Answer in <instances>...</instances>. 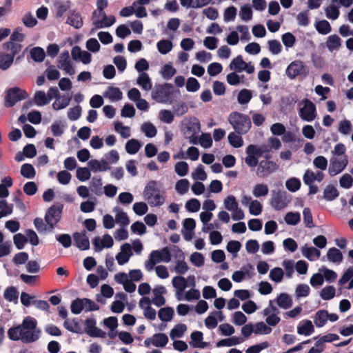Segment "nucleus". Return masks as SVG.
<instances>
[{"instance_id": "f257e3e1", "label": "nucleus", "mask_w": 353, "mask_h": 353, "mask_svg": "<svg viewBox=\"0 0 353 353\" xmlns=\"http://www.w3.org/2000/svg\"><path fill=\"white\" fill-rule=\"evenodd\" d=\"M41 331L37 327V322L31 316L23 319L22 323L11 327L8 331V336L12 341H21L25 343H30L37 341L40 337Z\"/></svg>"}, {"instance_id": "f03ea898", "label": "nucleus", "mask_w": 353, "mask_h": 353, "mask_svg": "<svg viewBox=\"0 0 353 353\" xmlns=\"http://www.w3.org/2000/svg\"><path fill=\"white\" fill-rule=\"evenodd\" d=\"M143 196L151 206L162 205L165 199L159 184L155 181H150L144 188Z\"/></svg>"}, {"instance_id": "7ed1b4c3", "label": "nucleus", "mask_w": 353, "mask_h": 353, "mask_svg": "<svg viewBox=\"0 0 353 353\" xmlns=\"http://www.w3.org/2000/svg\"><path fill=\"white\" fill-rule=\"evenodd\" d=\"M228 122L239 134H245L251 128L250 117L238 112H233L230 114Z\"/></svg>"}, {"instance_id": "20e7f679", "label": "nucleus", "mask_w": 353, "mask_h": 353, "mask_svg": "<svg viewBox=\"0 0 353 353\" xmlns=\"http://www.w3.org/2000/svg\"><path fill=\"white\" fill-rule=\"evenodd\" d=\"M172 88L173 86L170 83L156 85L152 92V98L159 103H171Z\"/></svg>"}, {"instance_id": "39448f33", "label": "nucleus", "mask_w": 353, "mask_h": 353, "mask_svg": "<svg viewBox=\"0 0 353 353\" xmlns=\"http://www.w3.org/2000/svg\"><path fill=\"white\" fill-rule=\"evenodd\" d=\"M299 115L307 122L313 121L317 117L316 108L314 103L309 99H304L299 103Z\"/></svg>"}, {"instance_id": "423d86ee", "label": "nucleus", "mask_w": 353, "mask_h": 353, "mask_svg": "<svg viewBox=\"0 0 353 353\" xmlns=\"http://www.w3.org/2000/svg\"><path fill=\"white\" fill-rule=\"evenodd\" d=\"M290 202L288 193L282 190H273L271 192L270 205L276 210L285 208Z\"/></svg>"}, {"instance_id": "0eeeda50", "label": "nucleus", "mask_w": 353, "mask_h": 353, "mask_svg": "<svg viewBox=\"0 0 353 353\" xmlns=\"http://www.w3.org/2000/svg\"><path fill=\"white\" fill-rule=\"evenodd\" d=\"M307 74V68L301 60H295L291 62L285 70V74L290 79H294L299 76L305 77Z\"/></svg>"}, {"instance_id": "6e6552de", "label": "nucleus", "mask_w": 353, "mask_h": 353, "mask_svg": "<svg viewBox=\"0 0 353 353\" xmlns=\"http://www.w3.org/2000/svg\"><path fill=\"white\" fill-rule=\"evenodd\" d=\"M99 307L89 299H77L71 304V312L74 314H80L83 310L94 311L98 310Z\"/></svg>"}, {"instance_id": "1a4fd4ad", "label": "nucleus", "mask_w": 353, "mask_h": 353, "mask_svg": "<svg viewBox=\"0 0 353 353\" xmlns=\"http://www.w3.org/2000/svg\"><path fill=\"white\" fill-rule=\"evenodd\" d=\"M63 205L55 204L51 206L46 213L45 220L49 225V232L54 228L55 225L60 221Z\"/></svg>"}, {"instance_id": "9d476101", "label": "nucleus", "mask_w": 353, "mask_h": 353, "mask_svg": "<svg viewBox=\"0 0 353 353\" xmlns=\"http://www.w3.org/2000/svg\"><path fill=\"white\" fill-rule=\"evenodd\" d=\"M28 97V93L19 88H12L6 92L5 106L12 107L15 103Z\"/></svg>"}, {"instance_id": "9b49d317", "label": "nucleus", "mask_w": 353, "mask_h": 353, "mask_svg": "<svg viewBox=\"0 0 353 353\" xmlns=\"http://www.w3.org/2000/svg\"><path fill=\"white\" fill-rule=\"evenodd\" d=\"M274 301L270 300L268 305L263 310V315L265 316V323L269 327H274L277 325L280 321L281 318L279 316V311L278 308L274 305Z\"/></svg>"}, {"instance_id": "f8f14e48", "label": "nucleus", "mask_w": 353, "mask_h": 353, "mask_svg": "<svg viewBox=\"0 0 353 353\" xmlns=\"http://www.w3.org/2000/svg\"><path fill=\"white\" fill-rule=\"evenodd\" d=\"M348 164V158L346 155L343 157H332L330 160L328 173L334 176L341 173Z\"/></svg>"}, {"instance_id": "ddd939ff", "label": "nucleus", "mask_w": 353, "mask_h": 353, "mask_svg": "<svg viewBox=\"0 0 353 353\" xmlns=\"http://www.w3.org/2000/svg\"><path fill=\"white\" fill-rule=\"evenodd\" d=\"M270 159V155H266L265 159L261 161L257 165L256 175L259 178L267 177L279 168L278 165Z\"/></svg>"}, {"instance_id": "4468645a", "label": "nucleus", "mask_w": 353, "mask_h": 353, "mask_svg": "<svg viewBox=\"0 0 353 353\" xmlns=\"http://www.w3.org/2000/svg\"><path fill=\"white\" fill-rule=\"evenodd\" d=\"M57 67L63 70L66 74L73 75L75 73V68L70 59L68 50L63 51L57 57Z\"/></svg>"}, {"instance_id": "2eb2a0df", "label": "nucleus", "mask_w": 353, "mask_h": 353, "mask_svg": "<svg viewBox=\"0 0 353 353\" xmlns=\"http://www.w3.org/2000/svg\"><path fill=\"white\" fill-rule=\"evenodd\" d=\"M201 130L199 121L196 117L185 118L181 123V130L185 137L198 134Z\"/></svg>"}, {"instance_id": "dca6fc26", "label": "nucleus", "mask_w": 353, "mask_h": 353, "mask_svg": "<svg viewBox=\"0 0 353 353\" xmlns=\"http://www.w3.org/2000/svg\"><path fill=\"white\" fill-rule=\"evenodd\" d=\"M229 68L231 70L237 72L245 71L248 74H252L254 72V66L251 62H245L241 55H238L234 58L230 62Z\"/></svg>"}, {"instance_id": "f3484780", "label": "nucleus", "mask_w": 353, "mask_h": 353, "mask_svg": "<svg viewBox=\"0 0 353 353\" xmlns=\"http://www.w3.org/2000/svg\"><path fill=\"white\" fill-rule=\"evenodd\" d=\"M168 337L165 334L158 333L154 334L151 337L145 339L144 345L147 347H149L150 345L157 347H164L168 344Z\"/></svg>"}, {"instance_id": "a211bd4d", "label": "nucleus", "mask_w": 353, "mask_h": 353, "mask_svg": "<svg viewBox=\"0 0 353 353\" xmlns=\"http://www.w3.org/2000/svg\"><path fill=\"white\" fill-rule=\"evenodd\" d=\"M92 243L96 252H101L104 248H110L114 245V240L110 234H105L102 238L95 237Z\"/></svg>"}, {"instance_id": "6ab92c4d", "label": "nucleus", "mask_w": 353, "mask_h": 353, "mask_svg": "<svg viewBox=\"0 0 353 353\" xmlns=\"http://www.w3.org/2000/svg\"><path fill=\"white\" fill-rule=\"evenodd\" d=\"M132 255V245L125 243L121 246V251L116 255L115 259L119 265H123L129 261Z\"/></svg>"}, {"instance_id": "aec40b11", "label": "nucleus", "mask_w": 353, "mask_h": 353, "mask_svg": "<svg viewBox=\"0 0 353 353\" xmlns=\"http://www.w3.org/2000/svg\"><path fill=\"white\" fill-rule=\"evenodd\" d=\"M71 56L73 60L81 61L83 64H89L92 60L91 54L88 51L82 50L78 46L72 48Z\"/></svg>"}, {"instance_id": "412c9836", "label": "nucleus", "mask_w": 353, "mask_h": 353, "mask_svg": "<svg viewBox=\"0 0 353 353\" xmlns=\"http://www.w3.org/2000/svg\"><path fill=\"white\" fill-rule=\"evenodd\" d=\"M166 293V289L163 285L156 286L152 290V303L157 306L161 307L165 303V299L163 296L164 294Z\"/></svg>"}, {"instance_id": "4be33fe9", "label": "nucleus", "mask_w": 353, "mask_h": 353, "mask_svg": "<svg viewBox=\"0 0 353 353\" xmlns=\"http://www.w3.org/2000/svg\"><path fill=\"white\" fill-rule=\"evenodd\" d=\"M88 164L90 169L94 172H105L111 169V166L106 159H92Z\"/></svg>"}, {"instance_id": "5701e85b", "label": "nucleus", "mask_w": 353, "mask_h": 353, "mask_svg": "<svg viewBox=\"0 0 353 353\" xmlns=\"http://www.w3.org/2000/svg\"><path fill=\"white\" fill-rule=\"evenodd\" d=\"M301 250L302 255L310 261H316L321 256V252L317 248L307 244L302 246Z\"/></svg>"}, {"instance_id": "b1692460", "label": "nucleus", "mask_w": 353, "mask_h": 353, "mask_svg": "<svg viewBox=\"0 0 353 353\" xmlns=\"http://www.w3.org/2000/svg\"><path fill=\"white\" fill-rule=\"evenodd\" d=\"M103 96L112 102H117L122 99L123 93L119 88L110 86L103 92Z\"/></svg>"}, {"instance_id": "393cba45", "label": "nucleus", "mask_w": 353, "mask_h": 353, "mask_svg": "<svg viewBox=\"0 0 353 353\" xmlns=\"http://www.w3.org/2000/svg\"><path fill=\"white\" fill-rule=\"evenodd\" d=\"M76 245L81 250H86L90 248V241L85 232L74 233L73 235Z\"/></svg>"}, {"instance_id": "a878e982", "label": "nucleus", "mask_w": 353, "mask_h": 353, "mask_svg": "<svg viewBox=\"0 0 353 353\" xmlns=\"http://www.w3.org/2000/svg\"><path fill=\"white\" fill-rule=\"evenodd\" d=\"M314 332V327L311 321L305 319L299 322L297 326L299 334L310 336Z\"/></svg>"}, {"instance_id": "bb28decb", "label": "nucleus", "mask_w": 353, "mask_h": 353, "mask_svg": "<svg viewBox=\"0 0 353 353\" xmlns=\"http://www.w3.org/2000/svg\"><path fill=\"white\" fill-rule=\"evenodd\" d=\"M277 305L283 310L290 308L293 305V300L292 297L287 293L283 292L279 294L276 300Z\"/></svg>"}, {"instance_id": "cd10ccee", "label": "nucleus", "mask_w": 353, "mask_h": 353, "mask_svg": "<svg viewBox=\"0 0 353 353\" xmlns=\"http://www.w3.org/2000/svg\"><path fill=\"white\" fill-rule=\"evenodd\" d=\"M115 212V222L118 223L120 227H127L130 223V219L127 214L120 208L115 207L113 209Z\"/></svg>"}, {"instance_id": "c85d7f7f", "label": "nucleus", "mask_w": 353, "mask_h": 353, "mask_svg": "<svg viewBox=\"0 0 353 353\" xmlns=\"http://www.w3.org/2000/svg\"><path fill=\"white\" fill-rule=\"evenodd\" d=\"M162 262L159 252L158 250H153L151 252L149 256L148 260L145 261V268L148 272H151L154 270L156 264Z\"/></svg>"}, {"instance_id": "c756f323", "label": "nucleus", "mask_w": 353, "mask_h": 353, "mask_svg": "<svg viewBox=\"0 0 353 353\" xmlns=\"http://www.w3.org/2000/svg\"><path fill=\"white\" fill-rule=\"evenodd\" d=\"M137 84L145 91L150 90L152 87L151 79L145 72H141L139 74V77L137 79Z\"/></svg>"}, {"instance_id": "7c9ffc66", "label": "nucleus", "mask_w": 353, "mask_h": 353, "mask_svg": "<svg viewBox=\"0 0 353 353\" xmlns=\"http://www.w3.org/2000/svg\"><path fill=\"white\" fill-rule=\"evenodd\" d=\"M71 99L72 97L69 94L59 95L52 103V108L55 110L65 108L70 104Z\"/></svg>"}, {"instance_id": "2f4dec72", "label": "nucleus", "mask_w": 353, "mask_h": 353, "mask_svg": "<svg viewBox=\"0 0 353 353\" xmlns=\"http://www.w3.org/2000/svg\"><path fill=\"white\" fill-rule=\"evenodd\" d=\"M339 7V5L332 0L331 3L325 9L326 17L331 20L337 19L340 14Z\"/></svg>"}, {"instance_id": "473e14b6", "label": "nucleus", "mask_w": 353, "mask_h": 353, "mask_svg": "<svg viewBox=\"0 0 353 353\" xmlns=\"http://www.w3.org/2000/svg\"><path fill=\"white\" fill-rule=\"evenodd\" d=\"M67 23L76 29L81 28L83 26V19L80 13L76 11L71 12L67 19Z\"/></svg>"}, {"instance_id": "72a5a7b5", "label": "nucleus", "mask_w": 353, "mask_h": 353, "mask_svg": "<svg viewBox=\"0 0 353 353\" xmlns=\"http://www.w3.org/2000/svg\"><path fill=\"white\" fill-rule=\"evenodd\" d=\"M3 297L7 301L17 304L19 299V292L17 289L14 286L8 287L4 290Z\"/></svg>"}, {"instance_id": "f704fd0d", "label": "nucleus", "mask_w": 353, "mask_h": 353, "mask_svg": "<svg viewBox=\"0 0 353 353\" xmlns=\"http://www.w3.org/2000/svg\"><path fill=\"white\" fill-rule=\"evenodd\" d=\"M325 45L330 52H333L339 49L341 46V39L336 34L330 35L327 37Z\"/></svg>"}, {"instance_id": "c9c22d12", "label": "nucleus", "mask_w": 353, "mask_h": 353, "mask_svg": "<svg viewBox=\"0 0 353 353\" xmlns=\"http://www.w3.org/2000/svg\"><path fill=\"white\" fill-rule=\"evenodd\" d=\"M327 258L329 261L334 263H341L343 259L342 252L336 248H332L328 250Z\"/></svg>"}, {"instance_id": "e433bc0d", "label": "nucleus", "mask_w": 353, "mask_h": 353, "mask_svg": "<svg viewBox=\"0 0 353 353\" xmlns=\"http://www.w3.org/2000/svg\"><path fill=\"white\" fill-rule=\"evenodd\" d=\"M116 21L114 16H106L104 12L102 19L101 21H94V29H101L103 28H108L113 25Z\"/></svg>"}, {"instance_id": "4c0bfd02", "label": "nucleus", "mask_w": 353, "mask_h": 353, "mask_svg": "<svg viewBox=\"0 0 353 353\" xmlns=\"http://www.w3.org/2000/svg\"><path fill=\"white\" fill-rule=\"evenodd\" d=\"M190 338L192 340L190 345L193 347H199V348L205 347V346H206L205 343L202 342L203 336V333L201 332H200V331L193 332L190 335Z\"/></svg>"}, {"instance_id": "58836bf2", "label": "nucleus", "mask_w": 353, "mask_h": 353, "mask_svg": "<svg viewBox=\"0 0 353 353\" xmlns=\"http://www.w3.org/2000/svg\"><path fill=\"white\" fill-rule=\"evenodd\" d=\"M328 320V312L325 310H319L314 316V323L316 327H321Z\"/></svg>"}, {"instance_id": "ea45409f", "label": "nucleus", "mask_w": 353, "mask_h": 353, "mask_svg": "<svg viewBox=\"0 0 353 353\" xmlns=\"http://www.w3.org/2000/svg\"><path fill=\"white\" fill-rule=\"evenodd\" d=\"M252 192L256 198L263 197L268 194L269 188L266 184L256 183L253 186Z\"/></svg>"}, {"instance_id": "a19ab883", "label": "nucleus", "mask_w": 353, "mask_h": 353, "mask_svg": "<svg viewBox=\"0 0 353 353\" xmlns=\"http://www.w3.org/2000/svg\"><path fill=\"white\" fill-rule=\"evenodd\" d=\"M85 332L90 336H98L100 330L96 327V321L94 319H88L85 322Z\"/></svg>"}, {"instance_id": "79ce46f5", "label": "nucleus", "mask_w": 353, "mask_h": 353, "mask_svg": "<svg viewBox=\"0 0 353 353\" xmlns=\"http://www.w3.org/2000/svg\"><path fill=\"white\" fill-rule=\"evenodd\" d=\"M114 128L115 132L123 139H128L131 136V128L129 126L124 125L121 122H115Z\"/></svg>"}, {"instance_id": "37998d69", "label": "nucleus", "mask_w": 353, "mask_h": 353, "mask_svg": "<svg viewBox=\"0 0 353 353\" xmlns=\"http://www.w3.org/2000/svg\"><path fill=\"white\" fill-rule=\"evenodd\" d=\"M243 340L237 336H232L228 339H224L216 343V347H231L242 343Z\"/></svg>"}, {"instance_id": "c03bdc74", "label": "nucleus", "mask_w": 353, "mask_h": 353, "mask_svg": "<svg viewBox=\"0 0 353 353\" xmlns=\"http://www.w3.org/2000/svg\"><path fill=\"white\" fill-rule=\"evenodd\" d=\"M141 130L148 138H153L157 135V130L150 122H144L141 126Z\"/></svg>"}, {"instance_id": "a18cd8bd", "label": "nucleus", "mask_w": 353, "mask_h": 353, "mask_svg": "<svg viewBox=\"0 0 353 353\" xmlns=\"http://www.w3.org/2000/svg\"><path fill=\"white\" fill-rule=\"evenodd\" d=\"M254 334L256 335H266L272 332V330L265 322L261 321L254 324Z\"/></svg>"}, {"instance_id": "49530a36", "label": "nucleus", "mask_w": 353, "mask_h": 353, "mask_svg": "<svg viewBox=\"0 0 353 353\" xmlns=\"http://www.w3.org/2000/svg\"><path fill=\"white\" fill-rule=\"evenodd\" d=\"M157 47L161 54H166L172 50L173 44L171 40L162 39L157 42Z\"/></svg>"}, {"instance_id": "de8ad7c7", "label": "nucleus", "mask_w": 353, "mask_h": 353, "mask_svg": "<svg viewBox=\"0 0 353 353\" xmlns=\"http://www.w3.org/2000/svg\"><path fill=\"white\" fill-rule=\"evenodd\" d=\"M172 284L175 290H185L188 287V281L182 275H176L172 278Z\"/></svg>"}, {"instance_id": "09e8293b", "label": "nucleus", "mask_w": 353, "mask_h": 353, "mask_svg": "<svg viewBox=\"0 0 353 353\" xmlns=\"http://www.w3.org/2000/svg\"><path fill=\"white\" fill-rule=\"evenodd\" d=\"M253 12L249 4H245L240 8L239 17L243 21H248L252 19Z\"/></svg>"}, {"instance_id": "8fccbe9b", "label": "nucleus", "mask_w": 353, "mask_h": 353, "mask_svg": "<svg viewBox=\"0 0 353 353\" xmlns=\"http://www.w3.org/2000/svg\"><path fill=\"white\" fill-rule=\"evenodd\" d=\"M102 179L100 176H94L90 181V190L96 195L102 194Z\"/></svg>"}, {"instance_id": "3c124183", "label": "nucleus", "mask_w": 353, "mask_h": 353, "mask_svg": "<svg viewBox=\"0 0 353 353\" xmlns=\"http://www.w3.org/2000/svg\"><path fill=\"white\" fill-rule=\"evenodd\" d=\"M339 195L337 189L331 185H327L323 192V199L326 201H333Z\"/></svg>"}, {"instance_id": "603ef678", "label": "nucleus", "mask_w": 353, "mask_h": 353, "mask_svg": "<svg viewBox=\"0 0 353 353\" xmlns=\"http://www.w3.org/2000/svg\"><path fill=\"white\" fill-rule=\"evenodd\" d=\"M141 147V144L137 139H132L125 144V150L130 154H134Z\"/></svg>"}, {"instance_id": "864d4df0", "label": "nucleus", "mask_w": 353, "mask_h": 353, "mask_svg": "<svg viewBox=\"0 0 353 353\" xmlns=\"http://www.w3.org/2000/svg\"><path fill=\"white\" fill-rule=\"evenodd\" d=\"M241 134L235 132H231L229 134L228 137V141L230 144L236 148H240L243 145V140L242 137L240 136Z\"/></svg>"}, {"instance_id": "5fc2aeb1", "label": "nucleus", "mask_w": 353, "mask_h": 353, "mask_svg": "<svg viewBox=\"0 0 353 353\" xmlns=\"http://www.w3.org/2000/svg\"><path fill=\"white\" fill-rule=\"evenodd\" d=\"M186 330L187 326L185 324H178L171 330L170 336L172 340L175 339L176 338H181L186 332Z\"/></svg>"}, {"instance_id": "6e6d98bb", "label": "nucleus", "mask_w": 353, "mask_h": 353, "mask_svg": "<svg viewBox=\"0 0 353 353\" xmlns=\"http://www.w3.org/2000/svg\"><path fill=\"white\" fill-rule=\"evenodd\" d=\"M315 28L317 32L321 34H327L332 31L330 23L326 20H321L316 23Z\"/></svg>"}, {"instance_id": "4d7b16f0", "label": "nucleus", "mask_w": 353, "mask_h": 353, "mask_svg": "<svg viewBox=\"0 0 353 353\" xmlns=\"http://www.w3.org/2000/svg\"><path fill=\"white\" fill-rule=\"evenodd\" d=\"M190 270L188 264L184 260H177L175 262L174 267V272L178 275H183L186 274Z\"/></svg>"}, {"instance_id": "13d9d810", "label": "nucleus", "mask_w": 353, "mask_h": 353, "mask_svg": "<svg viewBox=\"0 0 353 353\" xmlns=\"http://www.w3.org/2000/svg\"><path fill=\"white\" fill-rule=\"evenodd\" d=\"M189 188L190 183L186 179H180L175 184V190L181 195L186 194L189 190Z\"/></svg>"}, {"instance_id": "bf43d9fd", "label": "nucleus", "mask_w": 353, "mask_h": 353, "mask_svg": "<svg viewBox=\"0 0 353 353\" xmlns=\"http://www.w3.org/2000/svg\"><path fill=\"white\" fill-rule=\"evenodd\" d=\"M3 46L5 50L10 52V53L9 54L13 55L14 57L21 50V44L16 43V42H13L12 41H10V40L9 41L5 43Z\"/></svg>"}, {"instance_id": "052dcab7", "label": "nucleus", "mask_w": 353, "mask_h": 353, "mask_svg": "<svg viewBox=\"0 0 353 353\" xmlns=\"http://www.w3.org/2000/svg\"><path fill=\"white\" fill-rule=\"evenodd\" d=\"M174 314V310L172 307H163L159 310V318L165 322L170 321Z\"/></svg>"}, {"instance_id": "680f3d73", "label": "nucleus", "mask_w": 353, "mask_h": 353, "mask_svg": "<svg viewBox=\"0 0 353 353\" xmlns=\"http://www.w3.org/2000/svg\"><path fill=\"white\" fill-rule=\"evenodd\" d=\"M34 103L38 106H43L48 104L49 98H48L46 94L43 91H37L34 96Z\"/></svg>"}, {"instance_id": "e2e57ef3", "label": "nucleus", "mask_w": 353, "mask_h": 353, "mask_svg": "<svg viewBox=\"0 0 353 353\" xmlns=\"http://www.w3.org/2000/svg\"><path fill=\"white\" fill-rule=\"evenodd\" d=\"M190 261L194 266L200 268L204 265L205 258L201 253L194 252L190 255Z\"/></svg>"}, {"instance_id": "0e129e2a", "label": "nucleus", "mask_w": 353, "mask_h": 353, "mask_svg": "<svg viewBox=\"0 0 353 353\" xmlns=\"http://www.w3.org/2000/svg\"><path fill=\"white\" fill-rule=\"evenodd\" d=\"M336 290L332 286H326L322 289L320 293V296L322 299L328 301L333 299L335 296Z\"/></svg>"}, {"instance_id": "69168bd1", "label": "nucleus", "mask_w": 353, "mask_h": 353, "mask_svg": "<svg viewBox=\"0 0 353 353\" xmlns=\"http://www.w3.org/2000/svg\"><path fill=\"white\" fill-rule=\"evenodd\" d=\"M285 221L287 224L296 225L301 221V215L299 212H288L285 216Z\"/></svg>"}, {"instance_id": "338daca9", "label": "nucleus", "mask_w": 353, "mask_h": 353, "mask_svg": "<svg viewBox=\"0 0 353 353\" xmlns=\"http://www.w3.org/2000/svg\"><path fill=\"white\" fill-rule=\"evenodd\" d=\"M21 174L27 179H33L35 176V170L34 167L29 163L22 165L21 168Z\"/></svg>"}, {"instance_id": "774afa93", "label": "nucleus", "mask_w": 353, "mask_h": 353, "mask_svg": "<svg viewBox=\"0 0 353 353\" xmlns=\"http://www.w3.org/2000/svg\"><path fill=\"white\" fill-rule=\"evenodd\" d=\"M252 92L248 89L241 90L237 97L239 103L241 105L247 104L250 102L252 99Z\"/></svg>"}]
</instances>
